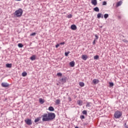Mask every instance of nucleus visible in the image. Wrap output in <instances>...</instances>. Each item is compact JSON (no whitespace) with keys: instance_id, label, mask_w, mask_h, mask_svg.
Returning <instances> with one entry per match:
<instances>
[{"instance_id":"obj_1","label":"nucleus","mask_w":128,"mask_h":128,"mask_svg":"<svg viewBox=\"0 0 128 128\" xmlns=\"http://www.w3.org/2000/svg\"><path fill=\"white\" fill-rule=\"evenodd\" d=\"M42 122H51L55 118L56 114L52 112H48V114H44L42 116Z\"/></svg>"},{"instance_id":"obj_2","label":"nucleus","mask_w":128,"mask_h":128,"mask_svg":"<svg viewBox=\"0 0 128 128\" xmlns=\"http://www.w3.org/2000/svg\"><path fill=\"white\" fill-rule=\"evenodd\" d=\"M23 12L24 10H22V9L20 8L18 10H16L13 14L14 18H20L22 16Z\"/></svg>"},{"instance_id":"obj_3","label":"nucleus","mask_w":128,"mask_h":128,"mask_svg":"<svg viewBox=\"0 0 128 128\" xmlns=\"http://www.w3.org/2000/svg\"><path fill=\"white\" fill-rule=\"evenodd\" d=\"M122 116V113L120 111H116L114 115L115 118H120V116Z\"/></svg>"},{"instance_id":"obj_4","label":"nucleus","mask_w":128,"mask_h":128,"mask_svg":"<svg viewBox=\"0 0 128 128\" xmlns=\"http://www.w3.org/2000/svg\"><path fill=\"white\" fill-rule=\"evenodd\" d=\"M24 122H25L26 124H28V126H32V120H30V118L25 120Z\"/></svg>"},{"instance_id":"obj_5","label":"nucleus","mask_w":128,"mask_h":128,"mask_svg":"<svg viewBox=\"0 0 128 128\" xmlns=\"http://www.w3.org/2000/svg\"><path fill=\"white\" fill-rule=\"evenodd\" d=\"M1 86H2V88H8L10 84L6 82H4L2 83Z\"/></svg>"},{"instance_id":"obj_6","label":"nucleus","mask_w":128,"mask_h":128,"mask_svg":"<svg viewBox=\"0 0 128 128\" xmlns=\"http://www.w3.org/2000/svg\"><path fill=\"white\" fill-rule=\"evenodd\" d=\"M60 82H62V84H64L66 82V77H64L61 79H60Z\"/></svg>"},{"instance_id":"obj_7","label":"nucleus","mask_w":128,"mask_h":128,"mask_svg":"<svg viewBox=\"0 0 128 128\" xmlns=\"http://www.w3.org/2000/svg\"><path fill=\"white\" fill-rule=\"evenodd\" d=\"M70 28L72 30H76L77 28L76 26V24H73L71 25Z\"/></svg>"},{"instance_id":"obj_8","label":"nucleus","mask_w":128,"mask_h":128,"mask_svg":"<svg viewBox=\"0 0 128 128\" xmlns=\"http://www.w3.org/2000/svg\"><path fill=\"white\" fill-rule=\"evenodd\" d=\"M91 3L93 6H96L98 4V1L96 0H92Z\"/></svg>"},{"instance_id":"obj_9","label":"nucleus","mask_w":128,"mask_h":128,"mask_svg":"<svg viewBox=\"0 0 128 128\" xmlns=\"http://www.w3.org/2000/svg\"><path fill=\"white\" fill-rule=\"evenodd\" d=\"M97 18H104V15H102V13H98L97 14Z\"/></svg>"},{"instance_id":"obj_10","label":"nucleus","mask_w":128,"mask_h":128,"mask_svg":"<svg viewBox=\"0 0 128 128\" xmlns=\"http://www.w3.org/2000/svg\"><path fill=\"white\" fill-rule=\"evenodd\" d=\"M92 82L94 84H96L100 82V80L98 79H94Z\"/></svg>"},{"instance_id":"obj_11","label":"nucleus","mask_w":128,"mask_h":128,"mask_svg":"<svg viewBox=\"0 0 128 128\" xmlns=\"http://www.w3.org/2000/svg\"><path fill=\"white\" fill-rule=\"evenodd\" d=\"M88 56L86 55H82V58L83 60H88Z\"/></svg>"},{"instance_id":"obj_12","label":"nucleus","mask_w":128,"mask_h":128,"mask_svg":"<svg viewBox=\"0 0 128 128\" xmlns=\"http://www.w3.org/2000/svg\"><path fill=\"white\" fill-rule=\"evenodd\" d=\"M122 2L121 0L118 2L116 4V6H120L122 5Z\"/></svg>"},{"instance_id":"obj_13","label":"nucleus","mask_w":128,"mask_h":128,"mask_svg":"<svg viewBox=\"0 0 128 128\" xmlns=\"http://www.w3.org/2000/svg\"><path fill=\"white\" fill-rule=\"evenodd\" d=\"M70 66H72V68H74V64H75L74 62L72 61V62H70Z\"/></svg>"},{"instance_id":"obj_14","label":"nucleus","mask_w":128,"mask_h":128,"mask_svg":"<svg viewBox=\"0 0 128 128\" xmlns=\"http://www.w3.org/2000/svg\"><path fill=\"white\" fill-rule=\"evenodd\" d=\"M77 103L78 104V106H82V100H78L77 101Z\"/></svg>"},{"instance_id":"obj_15","label":"nucleus","mask_w":128,"mask_h":128,"mask_svg":"<svg viewBox=\"0 0 128 128\" xmlns=\"http://www.w3.org/2000/svg\"><path fill=\"white\" fill-rule=\"evenodd\" d=\"M48 110H50V112H54V108L50 106L48 108Z\"/></svg>"},{"instance_id":"obj_16","label":"nucleus","mask_w":128,"mask_h":128,"mask_svg":"<svg viewBox=\"0 0 128 128\" xmlns=\"http://www.w3.org/2000/svg\"><path fill=\"white\" fill-rule=\"evenodd\" d=\"M94 12H100V8H98V7H95L94 8Z\"/></svg>"},{"instance_id":"obj_17","label":"nucleus","mask_w":128,"mask_h":128,"mask_svg":"<svg viewBox=\"0 0 128 128\" xmlns=\"http://www.w3.org/2000/svg\"><path fill=\"white\" fill-rule=\"evenodd\" d=\"M39 102H40V104H43L44 103V100H43L42 98H40L39 99Z\"/></svg>"},{"instance_id":"obj_18","label":"nucleus","mask_w":128,"mask_h":128,"mask_svg":"<svg viewBox=\"0 0 128 128\" xmlns=\"http://www.w3.org/2000/svg\"><path fill=\"white\" fill-rule=\"evenodd\" d=\"M30 60H36V55H32L30 58Z\"/></svg>"},{"instance_id":"obj_19","label":"nucleus","mask_w":128,"mask_h":128,"mask_svg":"<svg viewBox=\"0 0 128 128\" xmlns=\"http://www.w3.org/2000/svg\"><path fill=\"white\" fill-rule=\"evenodd\" d=\"M79 86L82 87L84 86V82H80Z\"/></svg>"},{"instance_id":"obj_20","label":"nucleus","mask_w":128,"mask_h":128,"mask_svg":"<svg viewBox=\"0 0 128 128\" xmlns=\"http://www.w3.org/2000/svg\"><path fill=\"white\" fill-rule=\"evenodd\" d=\"M6 68H12V64H6Z\"/></svg>"},{"instance_id":"obj_21","label":"nucleus","mask_w":128,"mask_h":128,"mask_svg":"<svg viewBox=\"0 0 128 128\" xmlns=\"http://www.w3.org/2000/svg\"><path fill=\"white\" fill-rule=\"evenodd\" d=\"M104 18L106 20V18H108V14H104Z\"/></svg>"},{"instance_id":"obj_22","label":"nucleus","mask_w":128,"mask_h":128,"mask_svg":"<svg viewBox=\"0 0 128 128\" xmlns=\"http://www.w3.org/2000/svg\"><path fill=\"white\" fill-rule=\"evenodd\" d=\"M55 102L56 104H60V100H56Z\"/></svg>"},{"instance_id":"obj_23","label":"nucleus","mask_w":128,"mask_h":128,"mask_svg":"<svg viewBox=\"0 0 128 128\" xmlns=\"http://www.w3.org/2000/svg\"><path fill=\"white\" fill-rule=\"evenodd\" d=\"M27 74H28V73H26V72H23L22 73V76H26Z\"/></svg>"},{"instance_id":"obj_24","label":"nucleus","mask_w":128,"mask_h":128,"mask_svg":"<svg viewBox=\"0 0 128 128\" xmlns=\"http://www.w3.org/2000/svg\"><path fill=\"white\" fill-rule=\"evenodd\" d=\"M70 51H68V52H65L64 54L66 56H68V54H70Z\"/></svg>"},{"instance_id":"obj_25","label":"nucleus","mask_w":128,"mask_h":128,"mask_svg":"<svg viewBox=\"0 0 128 128\" xmlns=\"http://www.w3.org/2000/svg\"><path fill=\"white\" fill-rule=\"evenodd\" d=\"M100 56H98L96 55L94 56V60H98Z\"/></svg>"},{"instance_id":"obj_26","label":"nucleus","mask_w":128,"mask_h":128,"mask_svg":"<svg viewBox=\"0 0 128 128\" xmlns=\"http://www.w3.org/2000/svg\"><path fill=\"white\" fill-rule=\"evenodd\" d=\"M67 18H72V14H68Z\"/></svg>"},{"instance_id":"obj_27","label":"nucleus","mask_w":128,"mask_h":128,"mask_svg":"<svg viewBox=\"0 0 128 128\" xmlns=\"http://www.w3.org/2000/svg\"><path fill=\"white\" fill-rule=\"evenodd\" d=\"M86 106H87V108H90L91 106L90 103L87 102Z\"/></svg>"},{"instance_id":"obj_28","label":"nucleus","mask_w":128,"mask_h":128,"mask_svg":"<svg viewBox=\"0 0 128 128\" xmlns=\"http://www.w3.org/2000/svg\"><path fill=\"white\" fill-rule=\"evenodd\" d=\"M18 48H22L24 46V45L21 43H20L18 44Z\"/></svg>"},{"instance_id":"obj_29","label":"nucleus","mask_w":128,"mask_h":128,"mask_svg":"<svg viewBox=\"0 0 128 128\" xmlns=\"http://www.w3.org/2000/svg\"><path fill=\"white\" fill-rule=\"evenodd\" d=\"M82 113L83 114H88V112L86 110H83Z\"/></svg>"},{"instance_id":"obj_30","label":"nucleus","mask_w":128,"mask_h":128,"mask_svg":"<svg viewBox=\"0 0 128 128\" xmlns=\"http://www.w3.org/2000/svg\"><path fill=\"white\" fill-rule=\"evenodd\" d=\"M40 118H37L34 120V122H40Z\"/></svg>"},{"instance_id":"obj_31","label":"nucleus","mask_w":128,"mask_h":128,"mask_svg":"<svg viewBox=\"0 0 128 128\" xmlns=\"http://www.w3.org/2000/svg\"><path fill=\"white\" fill-rule=\"evenodd\" d=\"M80 120H84V115H81V116H80Z\"/></svg>"},{"instance_id":"obj_32","label":"nucleus","mask_w":128,"mask_h":128,"mask_svg":"<svg viewBox=\"0 0 128 128\" xmlns=\"http://www.w3.org/2000/svg\"><path fill=\"white\" fill-rule=\"evenodd\" d=\"M57 76H62V74L60 72H58L57 74Z\"/></svg>"},{"instance_id":"obj_33","label":"nucleus","mask_w":128,"mask_h":128,"mask_svg":"<svg viewBox=\"0 0 128 128\" xmlns=\"http://www.w3.org/2000/svg\"><path fill=\"white\" fill-rule=\"evenodd\" d=\"M94 40H98V36H97L96 34H95V38Z\"/></svg>"},{"instance_id":"obj_34","label":"nucleus","mask_w":128,"mask_h":128,"mask_svg":"<svg viewBox=\"0 0 128 128\" xmlns=\"http://www.w3.org/2000/svg\"><path fill=\"white\" fill-rule=\"evenodd\" d=\"M109 84H110V86H114V82H110L109 83Z\"/></svg>"},{"instance_id":"obj_35","label":"nucleus","mask_w":128,"mask_h":128,"mask_svg":"<svg viewBox=\"0 0 128 128\" xmlns=\"http://www.w3.org/2000/svg\"><path fill=\"white\" fill-rule=\"evenodd\" d=\"M102 6H106V2L104 1L102 2Z\"/></svg>"},{"instance_id":"obj_36","label":"nucleus","mask_w":128,"mask_h":128,"mask_svg":"<svg viewBox=\"0 0 128 128\" xmlns=\"http://www.w3.org/2000/svg\"><path fill=\"white\" fill-rule=\"evenodd\" d=\"M36 32H33V33L31 34H30V36H36Z\"/></svg>"},{"instance_id":"obj_37","label":"nucleus","mask_w":128,"mask_h":128,"mask_svg":"<svg viewBox=\"0 0 128 128\" xmlns=\"http://www.w3.org/2000/svg\"><path fill=\"white\" fill-rule=\"evenodd\" d=\"M124 126L125 128H128V125H126V123L124 124Z\"/></svg>"},{"instance_id":"obj_38","label":"nucleus","mask_w":128,"mask_h":128,"mask_svg":"<svg viewBox=\"0 0 128 128\" xmlns=\"http://www.w3.org/2000/svg\"><path fill=\"white\" fill-rule=\"evenodd\" d=\"M96 39L94 40L93 42H92V44H96Z\"/></svg>"},{"instance_id":"obj_39","label":"nucleus","mask_w":128,"mask_h":128,"mask_svg":"<svg viewBox=\"0 0 128 128\" xmlns=\"http://www.w3.org/2000/svg\"><path fill=\"white\" fill-rule=\"evenodd\" d=\"M58 46H60V44H57L56 45V48H58Z\"/></svg>"},{"instance_id":"obj_40","label":"nucleus","mask_w":128,"mask_h":128,"mask_svg":"<svg viewBox=\"0 0 128 128\" xmlns=\"http://www.w3.org/2000/svg\"><path fill=\"white\" fill-rule=\"evenodd\" d=\"M60 45L64 44V42H62L59 44Z\"/></svg>"},{"instance_id":"obj_41","label":"nucleus","mask_w":128,"mask_h":128,"mask_svg":"<svg viewBox=\"0 0 128 128\" xmlns=\"http://www.w3.org/2000/svg\"><path fill=\"white\" fill-rule=\"evenodd\" d=\"M123 42H128V40H123Z\"/></svg>"},{"instance_id":"obj_42","label":"nucleus","mask_w":128,"mask_h":128,"mask_svg":"<svg viewBox=\"0 0 128 128\" xmlns=\"http://www.w3.org/2000/svg\"><path fill=\"white\" fill-rule=\"evenodd\" d=\"M118 18H121L120 16H118Z\"/></svg>"},{"instance_id":"obj_43","label":"nucleus","mask_w":128,"mask_h":128,"mask_svg":"<svg viewBox=\"0 0 128 128\" xmlns=\"http://www.w3.org/2000/svg\"><path fill=\"white\" fill-rule=\"evenodd\" d=\"M16 0L17 2H20V0Z\"/></svg>"},{"instance_id":"obj_44","label":"nucleus","mask_w":128,"mask_h":128,"mask_svg":"<svg viewBox=\"0 0 128 128\" xmlns=\"http://www.w3.org/2000/svg\"><path fill=\"white\" fill-rule=\"evenodd\" d=\"M72 100L70 99V102Z\"/></svg>"},{"instance_id":"obj_45","label":"nucleus","mask_w":128,"mask_h":128,"mask_svg":"<svg viewBox=\"0 0 128 128\" xmlns=\"http://www.w3.org/2000/svg\"><path fill=\"white\" fill-rule=\"evenodd\" d=\"M75 128H79L78 127V126H76Z\"/></svg>"}]
</instances>
